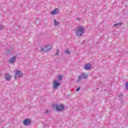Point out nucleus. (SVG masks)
Returning a JSON list of instances; mask_svg holds the SVG:
<instances>
[{"label":"nucleus","mask_w":128,"mask_h":128,"mask_svg":"<svg viewBox=\"0 0 128 128\" xmlns=\"http://www.w3.org/2000/svg\"><path fill=\"white\" fill-rule=\"evenodd\" d=\"M75 34L77 36L80 38L84 34V27L79 26L76 27L74 30Z\"/></svg>","instance_id":"nucleus-1"},{"label":"nucleus","mask_w":128,"mask_h":128,"mask_svg":"<svg viewBox=\"0 0 128 128\" xmlns=\"http://www.w3.org/2000/svg\"><path fill=\"white\" fill-rule=\"evenodd\" d=\"M16 56H14L12 57L10 60V64H14V62L16 61Z\"/></svg>","instance_id":"nucleus-11"},{"label":"nucleus","mask_w":128,"mask_h":128,"mask_svg":"<svg viewBox=\"0 0 128 128\" xmlns=\"http://www.w3.org/2000/svg\"><path fill=\"white\" fill-rule=\"evenodd\" d=\"M125 88H126L128 90V82L126 83Z\"/></svg>","instance_id":"nucleus-20"},{"label":"nucleus","mask_w":128,"mask_h":128,"mask_svg":"<svg viewBox=\"0 0 128 128\" xmlns=\"http://www.w3.org/2000/svg\"><path fill=\"white\" fill-rule=\"evenodd\" d=\"M122 24V22H118L117 24H114L113 26H120Z\"/></svg>","instance_id":"nucleus-14"},{"label":"nucleus","mask_w":128,"mask_h":128,"mask_svg":"<svg viewBox=\"0 0 128 128\" xmlns=\"http://www.w3.org/2000/svg\"><path fill=\"white\" fill-rule=\"evenodd\" d=\"M64 54H68V56H70V50H66L64 51Z\"/></svg>","instance_id":"nucleus-17"},{"label":"nucleus","mask_w":128,"mask_h":128,"mask_svg":"<svg viewBox=\"0 0 128 128\" xmlns=\"http://www.w3.org/2000/svg\"><path fill=\"white\" fill-rule=\"evenodd\" d=\"M52 45H48L44 46L40 48V52H48L49 50H50L52 48Z\"/></svg>","instance_id":"nucleus-2"},{"label":"nucleus","mask_w":128,"mask_h":128,"mask_svg":"<svg viewBox=\"0 0 128 128\" xmlns=\"http://www.w3.org/2000/svg\"><path fill=\"white\" fill-rule=\"evenodd\" d=\"M5 78H6V80H10L12 78V75L9 73H8L6 74Z\"/></svg>","instance_id":"nucleus-9"},{"label":"nucleus","mask_w":128,"mask_h":128,"mask_svg":"<svg viewBox=\"0 0 128 128\" xmlns=\"http://www.w3.org/2000/svg\"><path fill=\"white\" fill-rule=\"evenodd\" d=\"M54 26H58L59 24L58 22L56 21V19H54Z\"/></svg>","instance_id":"nucleus-15"},{"label":"nucleus","mask_w":128,"mask_h":128,"mask_svg":"<svg viewBox=\"0 0 128 128\" xmlns=\"http://www.w3.org/2000/svg\"><path fill=\"white\" fill-rule=\"evenodd\" d=\"M2 72V69H0V76H2V72Z\"/></svg>","instance_id":"nucleus-25"},{"label":"nucleus","mask_w":128,"mask_h":128,"mask_svg":"<svg viewBox=\"0 0 128 128\" xmlns=\"http://www.w3.org/2000/svg\"><path fill=\"white\" fill-rule=\"evenodd\" d=\"M53 106L54 108V106L56 107L57 110H59L60 112H62V110H64V104H54Z\"/></svg>","instance_id":"nucleus-3"},{"label":"nucleus","mask_w":128,"mask_h":128,"mask_svg":"<svg viewBox=\"0 0 128 128\" xmlns=\"http://www.w3.org/2000/svg\"><path fill=\"white\" fill-rule=\"evenodd\" d=\"M2 28H4V27L0 25V30H2Z\"/></svg>","instance_id":"nucleus-22"},{"label":"nucleus","mask_w":128,"mask_h":128,"mask_svg":"<svg viewBox=\"0 0 128 128\" xmlns=\"http://www.w3.org/2000/svg\"><path fill=\"white\" fill-rule=\"evenodd\" d=\"M58 80L62 82V76L61 74L58 75Z\"/></svg>","instance_id":"nucleus-16"},{"label":"nucleus","mask_w":128,"mask_h":128,"mask_svg":"<svg viewBox=\"0 0 128 128\" xmlns=\"http://www.w3.org/2000/svg\"><path fill=\"white\" fill-rule=\"evenodd\" d=\"M14 79L17 80L18 79V76L16 75H14Z\"/></svg>","instance_id":"nucleus-23"},{"label":"nucleus","mask_w":128,"mask_h":128,"mask_svg":"<svg viewBox=\"0 0 128 128\" xmlns=\"http://www.w3.org/2000/svg\"><path fill=\"white\" fill-rule=\"evenodd\" d=\"M49 112H50V110H46V114H48Z\"/></svg>","instance_id":"nucleus-24"},{"label":"nucleus","mask_w":128,"mask_h":128,"mask_svg":"<svg viewBox=\"0 0 128 128\" xmlns=\"http://www.w3.org/2000/svg\"><path fill=\"white\" fill-rule=\"evenodd\" d=\"M124 96L122 95V94H120V95L118 96V98H122Z\"/></svg>","instance_id":"nucleus-19"},{"label":"nucleus","mask_w":128,"mask_h":128,"mask_svg":"<svg viewBox=\"0 0 128 128\" xmlns=\"http://www.w3.org/2000/svg\"><path fill=\"white\" fill-rule=\"evenodd\" d=\"M54 88H53L54 90H57L58 87L60 86V83L58 82L56 80H54V82L53 83Z\"/></svg>","instance_id":"nucleus-4"},{"label":"nucleus","mask_w":128,"mask_h":128,"mask_svg":"<svg viewBox=\"0 0 128 128\" xmlns=\"http://www.w3.org/2000/svg\"><path fill=\"white\" fill-rule=\"evenodd\" d=\"M30 122H32L28 118L25 119L23 122L24 126H28L29 124H30Z\"/></svg>","instance_id":"nucleus-5"},{"label":"nucleus","mask_w":128,"mask_h":128,"mask_svg":"<svg viewBox=\"0 0 128 128\" xmlns=\"http://www.w3.org/2000/svg\"><path fill=\"white\" fill-rule=\"evenodd\" d=\"M60 10L58 8H55L53 11L52 12V14H58Z\"/></svg>","instance_id":"nucleus-10"},{"label":"nucleus","mask_w":128,"mask_h":128,"mask_svg":"<svg viewBox=\"0 0 128 128\" xmlns=\"http://www.w3.org/2000/svg\"><path fill=\"white\" fill-rule=\"evenodd\" d=\"M84 68V70H88L92 68V65L90 64H85Z\"/></svg>","instance_id":"nucleus-8"},{"label":"nucleus","mask_w":128,"mask_h":128,"mask_svg":"<svg viewBox=\"0 0 128 128\" xmlns=\"http://www.w3.org/2000/svg\"><path fill=\"white\" fill-rule=\"evenodd\" d=\"M6 52L8 54H12V52H14V47L11 46L8 49L6 50Z\"/></svg>","instance_id":"nucleus-7"},{"label":"nucleus","mask_w":128,"mask_h":128,"mask_svg":"<svg viewBox=\"0 0 128 128\" xmlns=\"http://www.w3.org/2000/svg\"><path fill=\"white\" fill-rule=\"evenodd\" d=\"M15 74H16V76L18 78H22V76H24V74H22L21 70H16L15 72Z\"/></svg>","instance_id":"nucleus-6"},{"label":"nucleus","mask_w":128,"mask_h":128,"mask_svg":"<svg viewBox=\"0 0 128 128\" xmlns=\"http://www.w3.org/2000/svg\"><path fill=\"white\" fill-rule=\"evenodd\" d=\"M82 76L81 74H80L78 76V78L76 80V82H81L82 81Z\"/></svg>","instance_id":"nucleus-13"},{"label":"nucleus","mask_w":128,"mask_h":128,"mask_svg":"<svg viewBox=\"0 0 128 128\" xmlns=\"http://www.w3.org/2000/svg\"><path fill=\"white\" fill-rule=\"evenodd\" d=\"M81 76L84 80H86V78H88V74L87 73H83L81 74Z\"/></svg>","instance_id":"nucleus-12"},{"label":"nucleus","mask_w":128,"mask_h":128,"mask_svg":"<svg viewBox=\"0 0 128 128\" xmlns=\"http://www.w3.org/2000/svg\"><path fill=\"white\" fill-rule=\"evenodd\" d=\"M58 54H60V50H56L55 56H58Z\"/></svg>","instance_id":"nucleus-18"},{"label":"nucleus","mask_w":128,"mask_h":128,"mask_svg":"<svg viewBox=\"0 0 128 128\" xmlns=\"http://www.w3.org/2000/svg\"><path fill=\"white\" fill-rule=\"evenodd\" d=\"M80 87L78 88L76 90V92H80Z\"/></svg>","instance_id":"nucleus-21"}]
</instances>
